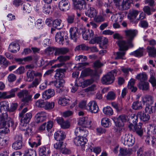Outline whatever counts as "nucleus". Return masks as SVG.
<instances>
[{"instance_id":"4468645a","label":"nucleus","mask_w":156,"mask_h":156,"mask_svg":"<svg viewBox=\"0 0 156 156\" xmlns=\"http://www.w3.org/2000/svg\"><path fill=\"white\" fill-rule=\"evenodd\" d=\"M87 109L92 113H97L99 110V108L95 101H90L87 105Z\"/></svg>"},{"instance_id":"603ef678","label":"nucleus","mask_w":156,"mask_h":156,"mask_svg":"<svg viewBox=\"0 0 156 156\" xmlns=\"http://www.w3.org/2000/svg\"><path fill=\"white\" fill-rule=\"evenodd\" d=\"M136 79L140 81V83H143L147 79V76L146 74L140 73L136 77Z\"/></svg>"},{"instance_id":"8fccbe9b","label":"nucleus","mask_w":156,"mask_h":156,"mask_svg":"<svg viewBox=\"0 0 156 156\" xmlns=\"http://www.w3.org/2000/svg\"><path fill=\"white\" fill-rule=\"evenodd\" d=\"M23 146V142L15 141L12 144V147L14 149L18 150L21 149Z\"/></svg>"},{"instance_id":"a19ab883","label":"nucleus","mask_w":156,"mask_h":156,"mask_svg":"<svg viewBox=\"0 0 156 156\" xmlns=\"http://www.w3.org/2000/svg\"><path fill=\"white\" fill-rule=\"evenodd\" d=\"M105 5L107 7L105 11L106 13L109 16L113 15V9L112 5L109 4H108V3H105Z\"/></svg>"},{"instance_id":"c9c22d12","label":"nucleus","mask_w":156,"mask_h":156,"mask_svg":"<svg viewBox=\"0 0 156 156\" xmlns=\"http://www.w3.org/2000/svg\"><path fill=\"white\" fill-rule=\"evenodd\" d=\"M41 80L40 78H35L31 84H29L28 87V88L37 87Z\"/></svg>"},{"instance_id":"20e7f679","label":"nucleus","mask_w":156,"mask_h":156,"mask_svg":"<svg viewBox=\"0 0 156 156\" xmlns=\"http://www.w3.org/2000/svg\"><path fill=\"white\" fill-rule=\"evenodd\" d=\"M114 79V74H112L111 73H108L102 77L101 81L102 84L108 85L112 83Z\"/></svg>"},{"instance_id":"052dcab7","label":"nucleus","mask_w":156,"mask_h":156,"mask_svg":"<svg viewBox=\"0 0 156 156\" xmlns=\"http://www.w3.org/2000/svg\"><path fill=\"white\" fill-rule=\"evenodd\" d=\"M54 146L55 148L58 149H62L65 147L63 142H60V141L55 144Z\"/></svg>"},{"instance_id":"f8f14e48","label":"nucleus","mask_w":156,"mask_h":156,"mask_svg":"<svg viewBox=\"0 0 156 156\" xmlns=\"http://www.w3.org/2000/svg\"><path fill=\"white\" fill-rule=\"evenodd\" d=\"M129 116L125 115L119 116L117 119V120L115 122L116 126H123L124 122L129 121Z\"/></svg>"},{"instance_id":"7ed1b4c3","label":"nucleus","mask_w":156,"mask_h":156,"mask_svg":"<svg viewBox=\"0 0 156 156\" xmlns=\"http://www.w3.org/2000/svg\"><path fill=\"white\" fill-rule=\"evenodd\" d=\"M79 32L82 34L83 38L85 40H90L94 36V33L92 30H87L85 28H80Z\"/></svg>"},{"instance_id":"39448f33","label":"nucleus","mask_w":156,"mask_h":156,"mask_svg":"<svg viewBox=\"0 0 156 156\" xmlns=\"http://www.w3.org/2000/svg\"><path fill=\"white\" fill-rule=\"evenodd\" d=\"M58 7L62 12H66L68 10L70 7V2L68 0H61L59 2Z\"/></svg>"},{"instance_id":"e2e57ef3","label":"nucleus","mask_w":156,"mask_h":156,"mask_svg":"<svg viewBox=\"0 0 156 156\" xmlns=\"http://www.w3.org/2000/svg\"><path fill=\"white\" fill-rule=\"evenodd\" d=\"M143 11L144 13L148 15H150L151 14V11L154 12L155 11L154 9H151L148 6H145L143 9Z\"/></svg>"},{"instance_id":"a18cd8bd","label":"nucleus","mask_w":156,"mask_h":156,"mask_svg":"<svg viewBox=\"0 0 156 156\" xmlns=\"http://www.w3.org/2000/svg\"><path fill=\"white\" fill-rule=\"evenodd\" d=\"M24 156H36V151L31 149H27L24 152Z\"/></svg>"},{"instance_id":"f704fd0d","label":"nucleus","mask_w":156,"mask_h":156,"mask_svg":"<svg viewBox=\"0 0 156 156\" xmlns=\"http://www.w3.org/2000/svg\"><path fill=\"white\" fill-rule=\"evenodd\" d=\"M61 22L62 20L60 19H56L53 21V26L57 29H60L63 27Z\"/></svg>"},{"instance_id":"49530a36","label":"nucleus","mask_w":156,"mask_h":156,"mask_svg":"<svg viewBox=\"0 0 156 156\" xmlns=\"http://www.w3.org/2000/svg\"><path fill=\"white\" fill-rule=\"evenodd\" d=\"M34 71L32 69L28 70L27 73V78L26 81L28 82L31 81L34 79L33 74L34 73Z\"/></svg>"},{"instance_id":"aec40b11","label":"nucleus","mask_w":156,"mask_h":156,"mask_svg":"<svg viewBox=\"0 0 156 156\" xmlns=\"http://www.w3.org/2000/svg\"><path fill=\"white\" fill-rule=\"evenodd\" d=\"M58 81L57 80H56L55 86L57 88L58 91L59 93H60L63 92L65 89L64 87V84L65 83V81L64 80H58Z\"/></svg>"},{"instance_id":"6e6552de","label":"nucleus","mask_w":156,"mask_h":156,"mask_svg":"<svg viewBox=\"0 0 156 156\" xmlns=\"http://www.w3.org/2000/svg\"><path fill=\"white\" fill-rule=\"evenodd\" d=\"M78 122L79 125L85 128L90 127L91 126V120L86 116L80 118Z\"/></svg>"},{"instance_id":"1a4fd4ad","label":"nucleus","mask_w":156,"mask_h":156,"mask_svg":"<svg viewBox=\"0 0 156 156\" xmlns=\"http://www.w3.org/2000/svg\"><path fill=\"white\" fill-rule=\"evenodd\" d=\"M27 108H24L19 114V117L23 119V120L26 122H29L32 117V115L30 112H28L24 114L27 111Z\"/></svg>"},{"instance_id":"5701e85b","label":"nucleus","mask_w":156,"mask_h":156,"mask_svg":"<svg viewBox=\"0 0 156 156\" xmlns=\"http://www.w3.org/2000/svg\"><path fill=\"white\" fill-rule=\"evenodd\" d=\"M10 118L8 117L6 113H3L0 115V128L3 126V125L6 124V122L8 120H9Z\"/></svg>"},{"instance_id":"774afa93","label":"nucleus","mask_w":156,"mask_h":156,"mask_svg":"<svg viewBox=\"0 0 156 156\" xmlns=\"http://www.w3.org/2000/svg\"><path fill=\"white\" fill-rule=\"evenodd\" d=\"M3 126L2 128H0V133H8L9 132V129L7 126L6 124L3 125Z\"/></svg>"},{"instance_id":"0eeeda50","label":"nucleus","mask_w":156,"mask_h":156,"mask_svg":"<svg viewBox=\"0 0 156 156\" xmlns=\"http://www.w3.org/2000/svg\"><path fill=\"white\" fill-rule=\"evenodd\" d=\"M81 32L76 27H71L69 30L70 38L74 41L76 42Z\"/></svg>"},{"instance_id":"2eb2a0df","label":"nucleus","mask_w":156,"mask_h":156,"mask_svg":"<svg viewBox=\"0 0 156 156\" xmlns=\"http://www.w3.org/2000/svg\"><path fill=\"white\" fill-rule=\"evenodd\" d=\"M142 124L140 123L137 125L136 124L134 125V126L130 125L129 126L130 129H133V130L136 133L140 136H141L143 135V132L142 129Z\"/></svg>"},{"instance_id":"ddd939ff","label":"nucleus","mask_w":156,"mask_h":156,"mask_svg":"<svg viewBox=\"0 0 156 156\" xmlns=\"http://www.w3.org/2000/svg\"><path fill=\"white\" fill-rule=\"evenodd\" d=\"M116 43L119 47V51L127 50L128 49V47H133V45L131 43V44H129L128 43V41L126 42L124 40H119L116 42Z\"/></svg>"},{"instance_id":"6ab92c4d","label":"nucleus","mask_w":156,"mask_h":156,"mask_svg":"<svg viewBox=\"0 0 156 156\" xmlns=\"http://www.w3.org/2000/svg\"><path fill=\"white\" fill-rule=\"evenodd\" d=\"M65 69H58L56 70V73L54 76L55 78L57 80H63L65 76V73L66 72Z\"/></svg>"},{"instance_id":"bb28decb","label":"nucleus","mask_w":156,"mask_h":156,"mask_svg":"<svg viewBox=\"0 0 156 156\" xmlns=\"http://www.w3.org/2000/svg\"><path fill=\"white\" fill-rule=\"evenodd\" d=\"M68 48H55L54 55L55 56L59 55L60 54H64L68 52Z\"/></svg>"},{"instance_id":"412c9836","label":"nucleus","mask_w":156,"mask_h":156,"mask_svg":"<svg viewBox=\"0 0 156 156\" xmlns=\"http://www.w3.org/2000/svg\"><path fill=\"white\" fill-rule=\"evenodd\" d=\"M55 95V91L54 89H49L46 90L42 93L43 98L45 100L50 98Z\"/></svg>"},{"instance_id":"37998d69","label":"nucleus","mask_w":156,"mask_h":156,"mask_svg":"<svg viewBox=\"0 0 156 156\" xmlns=\"http://www.w3.org/2000/svg\"><path fill=\"white\" fill-rule=\"evenodd\" d=\"M132 108L134 110H139L142 108V103L139 101H134L132 105Z\"/></svg>"},{"instance_id":"7c9ffc66","label":"nucleus","mask_w":156,"mask_h":156,"mask_svg":"<svg viewBox=\"0 0 156 156\" xmlns=\"http://www.w3.org/2000/svg\"><path fill=\"white\" fill-rule=\"evenodd\" d=\"M69 56H60L57 58V59L59 61L62 63L57 64L58 67H60L62 66L64 64V62L69 59Z\"/></svg>"},{"instance_id":"f257e3e1","label":"nucleus","mask_w":156,"mask_h":156,"mask_svg":"<svg viewBox=\"0 0 156 156\" xmlns=\"http://www.w3.org/2000/svg\"><path fill=\"white\" fill-rule=\"evenodd\" d=\"M17 96L19 98H22V101L23 102L21 105H28L30 102L32 101V95L29 94V91L27 90H21L17 94Z\"/></svg>"},{"instance_id":"c756f323","label":"nucleus","mask_w":156,"mask_h":156,"mask_svg":"<svg viewBox=\"0 0 156 156\" xmlns=\"http://www.w3.org/2000/svg\"><path fill=\"white\" fill-rule=\"evenodd\" d=\"M144 51V50L143 48H140L136 51L131 52L130 55L135 57H140L143 56Z\"/></svg>"},{"instance_id":"69168bd1","label":"nucleus","mask_w":156,"mask_h":156,"mask_svg":"<svg viewBox=\"0 0 156 156\" xmlns=\"http://www.w3.org/2000/svg\"><path fill=\"white\" fill-rule=\"evenodd\" d=\"M88 49V47L86 46L85 44H82L77 46L75 49V51L81 50H87Z\"/></svg>"},{"instance_id":"72a5a7b5","label":"nucleus","mask_w":156,"mask_h":156,"mask_svg":"<svg viewBox=\"0 0 156 156\" xmlns=\"http://www.w3.org/2000/svg\"><path fill=\"white\" fill-rule=\"evenodd\" d=\"M146 137V139L145 140L147 144L153 145L156 143V138L154 136H151V137L149 135H147Z\"/></svg>"},{"instance_id":"c85d7f7f","label":"nucleus","mask_w":156,"mask_h":156,"mask_svg":"<svg viewBox=\"0 0 156 156\" xmlns=\"http://www.w3.org/2000/svg\"><path fill=\"white\" fill-rule=\"evenodd\" d=\"M55 39L56 41L60 44H63L64 40V33L63 32H58L55 35Z\"/></svg>"},{"instance_id":"c03bdc74","label":"nucleus","mask_w":156,"mask_h":156,"mask_svg":"<svg viewBox=\"0 0 156 156\" xmlns=\"http://www.w3.org/2000/svg\"><path fill=\"white\" fill-rule=\"evenodd\" d=\"M138 117L137 115H136L134 114H131L130 116H129L128 122L129 123H132V122L134 125H135L138 121Z\"/></svg>"},{"instance_id":"b1692460","label":"nucleus","mask_w":156,"mask_h":156,"mask_svg":"<svg viewBox=\"0 0 156 156\" xmlns=\"http://www.w3.org/2000/svg\"><path fill=\"white\" fill-rule=\"evenodd\" d=\"M86 16L92 18L96 16L97 12L96 10L93 7H90L85 13Z\"/></svg>"},{"instance_id":"423d86ee","label":"nucleus","mask_w":156,"mask_h":156,"mask_svg":"<svg viewBox=\"0 0 156 156\" xmlns=\"http://www.w3.org/2000/svg\"><path fill=\"white\" fill-rule=\"evenodd\" d=\"M75 9L81 10L85 8L86 5L85 0H72Z\"/></svg>"},{"instance_id":"473e14b6","label":"nucleus","mask_w":156,"mask_h":156,"mask_svg":"<svg viewBox=\"0 0 156 156\" xmlns=\"http://www.w3.org/2000/svg\"><path fill=\"white\" fill-rule=\"evenodd\" d=\"M66 20L69 25L73 24L75 23L76 18L74 14H68L66 18Z\"/></svg>"},{"instance_id":"a211bd4d","label":"nucleus","mask_w":156,"mask_h":156,"mask_svg":"<svg viewBox=\"0 0 156 156\" xmlns=\"http://www.w3.org/2000/svg\"><path fill=\"white\" fill-rule=\"evenodd\" d=\"M47 113L44 112L38 113L35 115V121L39 123L43 122L47 119Z\"/></svg>"},{"instance_id":"6e6d98bb","label":"nucleus","mask_w":156,"mask_h":156,"mask_svg":"<svg viewBox=\"0 0 156 156\" xmlns=\"http://www.w3.org/2000/svg\"><path fill=\"white\" fill-rule=\"evenodd\" d=\"M55 106V103L54 102H46L44 109L46 110H51Z\"/></svg>"},{"instance_id":"79ce46f5","label":"nucleus","mask_w":156,"mask_h":156,"mask_svg":"<svg viewBox=\"0 0 156 156\" xmlns=\"http://www.w3.org/2000/svg\"><path fill=\"white\" fill-rule=\"evenodd\" d=\"M101 124L105 127H108L111 125L110 120L107 118H103L101 120Z\"/></svg>"},{"instance_id":"680f3d73","label":"nucleus","mask_w":156,"mask_h":156,"mask_svg":"<svg viewBox=\"0 0 156 156\" xmlns=\"http://www.w3.org/2000/svg\"><path fill=\"white\" fill-rule=\"evenodd\" d=\"M143 101L147 103L148 105H151L153 103L152 97L150 96L145 97L143 99Z\"/></svg>"},{"instance_id":"de8ad7c7","label":"nucleus","mask_w":156,"mask_h":156,"mask_svg":"<svg viewBox=\"0 0 156 156\" xmlns=\"http://www.w3.org/2000/svg\"><path fill=\"white\" fill-rule=\"evenodd\" d=\"M69 101L70 100L69 98L62 97L59 98L58 101V103L62 105L65 106L69 103Z\"/></svg>"},{"instance_id":"58836bf2","label":"nucleus","mask_w":156,"mask_h":156,"mask_svg":"<svg viewBox=\"0 0 156 156\" xmlns=\"http://www.w3.org/2000/svg\"><path fill=\"white\" fill-rule=\"evenodd\" d=\"M138 14L137 10H130L128 15V18L130 20L135 19Z\"/></svg>"},{"instance_id":"4d7b16f0","label":"nucleus","mask_w":156,"mask_h":156,"mask_svg":"<svg viewBox=\"0 0 156 156\" xmlns=\"http://www.w3.org/2000/svg\"><path fill=\"white\" fill-rule=\"evenodd\" d=\"M51 10V7L48 4H45L43 7V12L45 14H49Z\"/></svg>"},{"instance_id":"bf43d9fd","label":"nucleus","mask_w":156,"mask_h":156,"mask_svg":"<svg viewBox=\"0 0 156 156\" xmlns=\"http://www.w3.org/2000/svg\"><path fill=\"white\" fill-rule=\"evenodd\" d=\"M121 51L117 52L116 53V56L115 58V59H124L123 57L125 55V52L124 51Z\"/></svg>"},{"instance_id":"5fc2aeb1","label":"nucleus","mask_w":156,"mask_h":156,"mask_svg":"<svg viewBox=\"0 0 156 156\" xmlns=\"http://www.w3.org/2000/svg\"><path fill=\"white\" fill-rule=\"evenodd\" d=\"M155 109V107L152 106L151 105H148L145 109V112L149 114H151L153 112Z\"/></svg>"},{"instance_id":"cd10ccee","label":"nucleus","mask_w":156,"mask_h":156,"mask_svg":"<svg viewBox=\"0 0 156 156\" xmlns=\"http://www.w3.org/2000/svg\"><path fill=\"white\" fill-rule=\"evenodd\" d=\"M137 115L140 119L144 122L147 121L150 119L149 115L143 112H139L137 114Z\"/></svg>"},{"instance_id":"dca6fc26","label":"nucleus","mask_w":156,"mask_h":156,"mask_svg":"<svg viewBox=\"0 0 156 156\" xmlns=\"http://www.w3.org/2000/svg\"><path fill=\"white\" fill-rule=\"evenodd\" d=\"M82 73L84 76L90 75L92 78H94L98 75L97 71L92 70L89 68L84 69L82 71Z\"/></svg>"},{"instance_id":"0e129e2a","label":"nucleus","mask_w":156,"mask_h":156,"mask_svg":"<svg viewBox=\"0 0 156 156\" xmlns=\"http://www.w3.org/2000/svg\"><path fill=\"white\" fill-rule=\"evenodd\" d=\"M115 94L113 91H110L108 93L106 96V98L108 100H113L115 98Z\"/></svg>"},{"instance_id":"2f4dec72","label":"nucleus","mask_w":156,"mask_h":156,"mask_svg":"<svg viewBox=\"0 0 156 156\" xmlns=\"http://www.w3.org/2000/svg\"><path fill=\"white\" fill-rule=\"evenodd\" d=\"M147 133L148 134H154L156 133V126L154 124H149L147 126Z\"/></svg>"},{"instance_id":"393cba45","label":"nucleus","mask_w":156,"mask_h":156,"mask_svg":"<svg viewBox=\"0 0 156 156\" xmlns=\"http://www.w3.org/2000/svg\"><path fill=\"white\" fill-rule=\"evenodd\" d=\"M119 155L120 156H125L129 155L132 153V150L130 148H125L120 147L119 149Z\"/></svg>"},{"instance_id":"13d9d810","label":"nucleus","mask_w":156,"mask_h":156,"mask_svg":"<svg viewBox=\"0 0 156 156\" xmlns=\"http://www.w3.org/2000/svg\"><path fill=\"white\" fill-rule=\"evenodd\" d=\"M101 38L100 37H95L91 39L89 42L90 44H93L95 43H100L101 42Z\"/></svg>"},{"instance_id":"9d476101","label":"nucleus","mask_w":156,"mask_h":156,"mask_svg":"<svg viewBox=\"0 0 156 156\" xmlns=\"http://www.w3.org/2000/svg\"><path fill=\"white\" fill-rule=\"evenodd\" d=\"M125 32L127 40L128 41V43L130 45L131 44L132 40L137 33V31L135 30H125Z\"/></svg>"},{"instance_id":"338daca9","label":"nucleus","mask_w":156,"mask_h":156,"mask_svg":"<svg viewBox=\"0 0 156 156\" xmlns=\"http://www.w3.org/2000/svg\"><path fill=\"white\" fill-rule=\"evenodd\" d=\"M94 18V21L98 23H100L103 22L105 20L104 17L101 15L95 16Z\"/></svg>"},{"instance_id":"4c0bfd02","label":"nucleus","mask_w":156,"mask_h":156,"mask_svg":"<svg viewBox=\"0 0 156 156\" xmlns=\"http://www.w3.org/2000/svg\"><path fill=\"white\" fill-rule=\"evenodd\" d=\"M137 154L138 156H151V153L150 151H143L142 148L140 147L137 151Z\"/></svg>"},{"instance_id":"9b49d317","label":"nucleus","mask_w":156,"mask_h":156,"mask_svg":"<svg viewBox=\"0 0 156 156\" xmlns=\"http://www.w3.org/2000/svg\"><path fill=\"white\" fill-rule=\"evenodd\" d=\"M87 141V139L86 138L80 136L75 138L73 141L76 145L81 146L82 148L83 149L85 147V145Z\"/></svg>"},{"instance_id":"e433bc0d","label":"nucleus","mask_w":156,"mask_h":156,"mask_svg":"<svg viewBox=\"0 0 156 156\" xmlns=\"http://www.w3.org/2000/svg\"><path fill=\"white\" fill-rule=\"evenodd\" d=\"M149 55L151 57H156V48L154 47L148 46L147 48Z\"/></svg>"},{"instance_id":"f3484780","label":"nucleus","mask_w":156,"mask_h":156,"mask_svg":"<svg viewBox=\"0 0 156 156\" xmlns=\"http://www.w3.org/2000/svg\"><path fill=\"white\" fill-rule=\"evenodd\" d=\"M38 153L40 156H49L51 151L49 148L44 146L39 148Z\"/></svg>"},{"instance_id":"ea45409f","label":"nucleus","mask_w":156,"mask_h":156,"mask_svg":"<svg viewBox=\"0 0 156 156\" xmlns=\"http://www.w3.org/2000/svg\"><path fill=\"white\" fill-rule=\"evenodd\" d=\"M20 46L17 44L11 43L9 45V49H12L10 51L11 52L13 53L17 52V51H18L20 49Z\"/></svg>"},{"instance_id":"3c124183","label":"nucleus","mask_w":156,"mask_h":156,"mask_svg":"<svg viewBox=\"0 0 156 156\" xmlns=\"http://www.w3.org/2000/svg\"><path fill=\"white\" fill-rule=\"evenodd\" d=\"M19 89V88H16L11 89L10 90L7 92L8 98H9L14 97L15 96V93Z\"/></svg>"},{"instance_id":"09e8293b","label":"nucleus","mask_w":156,"mask_h":156,"mask_svg":"<svg viewBox=\"0 0 156 156\" xmlns=\"http://www.w3.org/2000/svg\"><path fill=\"white\" fill-rule=\"evenodd\" d=\"M103 112L104 113L109 115H112L113 113L112 109L109 106H107L104 108Z\"/></svg>"},{"instance_id":"4be33fe9","label":"nucleus","mask_w":156,"mask_h":156,"mask_svg":"<svg viewBox=\"0 0 156 156\" xmlns=\"http://www.w3.org/2000/svg\"><path fill=\"white\" fill-rule=\"evenodd\" d=\"M65 133L62 130H58L55 133L54 135L55 139L57 141H60L64 139L66 137Z\"/></svg>"},{"instance_id":"864d4df0","label":"nucleus","mask_w":156,"mask_h":156,"mask_svg":"<svg viewBox=\"0 0 156 156\" xmlns=\"http://www.w3.org/2000/svg\"><path fill=\"white\" fill-rule=\"evenodd\" d=\"M139 87L140 89L143 90H147L149 89V83L146 82L140 83Z\"/></svg>"},{"instance_id":"a878e982","label":"nucleus","mask_w":156,"mask_h":156,"mask_svg":"<svg viewBox=\"0 0 156 156\" xmlns=\"http://www.w3.org/2000/svg\"><path fill=\"white\" fill-rule=\"evenodd\" d=\"M134 0L136 1H137L136 0ZM133 0H126L125 2H123L120 6L121 7L120 9L122 10L128 9L130 8L131 4L133 3Z\"/></svg>"},{"instance_id":"f03ea898","label":"nucleus","mask_w":156,"mask_h":156,"mask_svg":"<svg viewBox=\"0 0 156 156\" xmlns=\"http://www.w3.org/2000/svg\"><path fill=\"white\" fill-rule=\"evenodd\" d=\"M122 143L125 145L129 147L132 146L135 143V139L131 134H126L125 136L122 137Z\"/></svg>"}]
</instances>
